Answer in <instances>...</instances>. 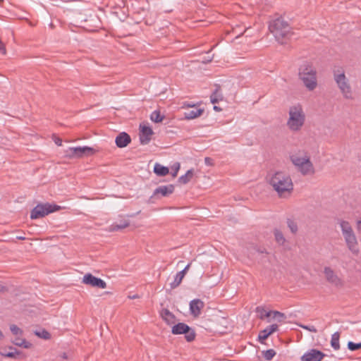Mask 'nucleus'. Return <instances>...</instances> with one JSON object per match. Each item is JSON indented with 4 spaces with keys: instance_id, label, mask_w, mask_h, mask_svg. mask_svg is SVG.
Returning a JSON list of instances; mask_svg holds the SVG:
<instances>
[{
    "instance_id": "3",
    "label": "nucleus",
    "mask_w": 361,
    "mask_h": 361,
    "mask_svg": "<svg viewBox=\"0 0 361 361\" xmlns=\"http://www.w3.org/2000/svg\"><path fill=\"white\" fill-rule=\"evenodd\" d=\"M305 114L301 104L292 105L288 109L286 126L291 132H298L305 125Z\"/></svg>"
},
{
    "instance_id": "25",
    "label": "nucleus",
    "mask_w": 361,
    "mask_h": 361,
    "mask_svg": "<svg viewBox=\"0 0 361 361\" xmlns=\"http://www.w3.org/2000/svg\"><path fill=\"white\" fill-rule=\"evenodd\" d=\"M339 224H340V227L342 231L343 238L350 233H354L351 226L350 225V224L348 221H341Z\"/></svg>"
},
{
    "instance_id": "35",
    "label": "nucleus",
    "mask_w": 361,
    "mask_h": 361,
    "mask_svg": "<svg viewBox=\"0 0 361 361\" xmlns=\"http://www.w3.org/2000/svg\"><path fill=\"white\" fill-rule=\"evenodd\" d=\"M348 348L350 350L354 351L361 348V343H355L352 341L348 343Z\"/></svg>"
},
{
    "instance_id": "11",
    "label": "nucleus",
    "mask_w": 361,
    "mask_h": 361,
    "mask_svg": "<svg viewBox=\"0 0 361 361\" xmlns=\"http://www.w3.org/2000/svg\"><path fill=\"white\" fill-rule=\"evenodd\" d=\"M82 283L94 288L104 289L106 288V283L91 274H86L82 279Z\"/></svg>"
},
{
    "instance_id": "45",
    "label": "nucleus",
    "mask_w": 361,
    "mask_h": 361,
    "mask_svg": "<svg viewBox=\"0 0 361 361\" xmlns=\"http://www.w3.org/2000/svg\"><path fill=\"white\" fill-rule=\"evenodd\" d=\"M214 110H216V111H219V109L217 106H216L214 107Z\"/></svg>"
},
{
    "instance_id": "13",
    "label": "nucleus",
    "mask_w": 361,
    "mask_h": 361,
    "mask_svg": "<svg viewBox=\"0 0 361 361\" xmlns=\"http://www.w3.org/2000/svg\"><path fill=\"white\" fill-rule=\"evenodd\" d=\"M325 279L333 286L341 287L343 286V281L332 269L326 267L324 270Z\"/></svg>"
},
{
    "instance_id": "17",
    "label": "nucleus",
    "mask_w": 361,
    "mask_h": 361,
    "mask_svg": "<svg viewBox=\"0 0 361 361\" xmlns=\"http://www.w3.org/2000/svg\"><path fill=\"white\" fill-rule=\"evenodd\" d=\"M278 324H274L259 333L258 338L261 343H263L271 334L278 330Z\"/></svg>"
},
{
    "instance_id": "20",
    "label": "nucleus",
    "mask_w": 361,
    "mask_h": 361,
    "mask_svg": "<svg viewBox=\"0 0 361 361\" xmlns=\"http://www.w3.org/2000/svg\"><path fill=\"white\" fill-rule=\"evenodd\" d=\"M130 225L128 219H123L119 223L116 222L110 226L109 231L112 232L118 231L128 227Z\"/></svg>"
},
{
    "instance_id": "6",
    "label": "nucleus",
    "mask_w": 361,
    "mask_h": 361,
    "mask_svg": "<svg viewBox=\"0 0 361 361\" xmlns=\"http://www.w3.org/2000/svg\"><path fill=\"white\" fill-rule=\"evenodd\" d=\"M65 157L68 159H82L90 157L97 152V150L88 146L72 147L64 151Z\"/></svg>"
},
{
    "instance_id": "22",
    "label": "nucleus",
    "mask_w": 361,
    "mask_h": 361,
    "mask_svg": "<svg viewBox=\"0 0 361 361\" xmlns=\"http://www.w3.org/2000/svg\"><path fill=\"white\" fill-rule=\"evenodd\" d=\"M195 175L194 169L188 170L184 175L178 178V182L180 184L185 185L189 183Z\"/></svg>"
},
{
    "instance_id": "1",
    "label": "nucleus",
    "mask_w": 361,
    "mask_h": 361,
    "mask_svg": "<svg viewBox=\"0 0 361 361\" xmlns=\"http://www.w3.org/2000/svg\"><path fill=\"white\" fill-rule=\"evenodd\" d=\"M268 182L280 197H289L293 190V183L289 175L276 172L269 178Z\"/></svg>"
},
{
    "instance_id": "32",
    "label": "nucleus",
    "mask_w": 361,
    "mask_h": 361,
    "mask_svg": "<svg viewBox=\"0 0 361 361\" xmlns=\"http://www.w3.org/2000/svg\"><path fill=\"white\" fill-rule=\"evenodd\" d=\"M184 276H185L183 272L179 271L178 273H177L176 275V277H175V280L172 283V286L177 287L178 286H179V284L181 283L182 280L183 279Z\"/></svg>"
},
{
    "instance_id": "16",
    "label": "nucleus",
    "mask_w": 361,
    "mask_h": 361,
    "mask_svg": "<svg viewBox=\"0 0 361 361\" xmlns=\"http://www.w3.org/2000/svg\"><path fill=\"white\" fill-rule=\"evenodd\" d=\"M204 304L201 300H200V299L192 300L190 302V314L194 317H198L200 315L202 310L204 308Z\"/></svg>"
},
{
    "instance_id": "42",
    "label": "nucleus",
    "mask_w": 361,
    "mask_h": 361,
    "mask_svg": "<svg viewBox=\"0 0 361 361\" xmlns=\"http://www.w3.org/2000/svg\"><path fill=\"white\" fill-rule=\"evenodd\" d=\"M190 267V264H188L185 267V269L181 271L180 272H183L184 274V276L186 274L187 271H188L189 268Z\"/></svg>"
},
{
    "instance_id": "7",
    "label": "nucleus",
    "mask_w": 361,
    "mask_h": 361,
    "mask_svg": "<svg viewBox=\"0 0 361 361\" xmlns=\"http://www.w3.org/2000/svg\"><path fill=\"white\" fill-rule=\"evenodd\" d=\"M61 209V206L54 204H39L32 210L30 218L32 219L42 218L51 213L59 211Z\"/></svg>"
},
{
    "instance_id": "4",
    "label": "nucleus",
    "mask_w": 361,
    "mask_h": 361,
    "mask_svg": "<svg viewBox=\"0 0 361 361\" xmlns=\"http://www.w3.org/2000/svg\"><path fill=\"white\" fill-rule=\"evenodd\" d=\"M299 78L302 85L309 91L316 87V66L314 61L304 62L299 69Z\"/></svg>"
},
{
    "instance_id": "15",
    "label": "nucleus",
    "mask_w": 361,
    "mask_h": 361,
    "mask_svg": "<svg viewBox=\"0 0 361 361\" xmlns=\"http://www.w3.org/2000/svg\"><path fill=\"white\" fill-rule=\"evenodd\" d=\"M348 248L353 253H358L359 244L355 233H350L344 237Z\"/></svg>"
},
{
    "instance_id": "33",
    "label": "nucleus",
    "mask_w": 361,
    "mask_h": 361,
    "mask_svg": "<svg viewBox=\"0 0 361 361\" xmlns=\"http://www.w3.org/2000/svg\"><path fill=\"white\" fill-rule=\"evenodd\" d=\"M180 169V164L179 162H176L171 166V176L173 178H176L178 175V173Z\"/></svg>"
},
{
    "instance_id": "18",
    "label": "nucleus",
    "mask_w": 361,
    "mask_h": 361,
    "mask_svg": "<svg viewBox=\"0 0 361 361\" xmlns=\"http://www.w3.org/2000/svg\"><path fill=\"white\" fill-rule=\"evenodd\" d=\"M130 142V137L126 133H121L115 140L117 147L120 148L126 147Z\"/></svg>"
},
{
    "instance_id": "36",
    "label": "nucleus",
    "mask_w": 361,
    "mask_h": 361,
    "mask_svg": "<svg viewBox=\"0 0 361 361\" xmlns=\"http://www.w3.org/2000/svg\"><path fill=\"white\" fill-rule=\"evenodd\" d=\"M288 225L292 233H295L298 231V226L294 221H289Z\"/></svg>"
},
{
    "instance_id": "30",
    "label": "nucleus",
    "mask_w": 361,
    "mask_h": 361,
    "mask_svg": "<svg viewBox=\"0 0 361 361\" xmlns=\"http://www.w3.org/2000/svg\"><path fill=\"white\" fill-rule=\"evenodd\" d=\"M274 237H275V240L278 244L281 245L285 244L286 239H285L283 233L280 231L276 230L274 231Z\"/></svg>"
},
{
    "instance_id": "41",
    "label": "nucleus",
    "mask_w": 361,
    "mask_h": 361,
    "mask_svg": "<svg viewBox=\"0 0 361 361\" xmlns=\"http://www.w3.org/2000/svg\"><path fill=\"white\" fill-rule=\"evenodd\" d=\"M356 228L357 231L361 233V221H357Z\"/></svg>"
},
{
    "instance_id": "8",
    "label": "nucleus",
    "mask_w": 361,
    "mask_h": 361,
    "mask_svg": "<svg viewBox=\"0 0 361 361\" xmlns=\"http://www.w3.org/2000/svg\"><path fill=\"white\" fill-rule=\"evenodd\" d=\"M334 78L343 96L346 98L351 97V88L344 73L338 71L334 75Z\"/></svg>"
},
{
    "instance_id": "21",
    "label": "nucleus",
    "mask_w": 361,
    "mask_h": 361,
    "mask_svg": "<svg viewBox=\"0 0 361 361\" xmlns=\"http://www.w3.org/2000/svg\"><path fill=\"white\" fill-rule=\"evenodd\" d=\"M161 318L169 325L173 324L176 322V317L169 310L164 309L161 312Z\"/></svg>"
},
{
    "instance_id": "9",
    "label": "nucleus",
    "mask_w": 361,
    "mask_h": 361,
    "mask_svg": "<svg viewBox=\"0 0 361 361\" xmlns=\"http://www.w3.org/2000/svg\"><path fill=\"white\" fill-rule=\"evenodd\" d=\"M10 330L14 336L13 343L25 348H30L32 343L23 338V331L16 324L10 325Z\"/></svg>"
},
{
    "instance_id": "5",
    "label": "nucleus",
    "mask_w": 361,
    "mask_h": 361,
    "mask_svg": "<svg viewBox=\"0 0 361 361\" xmlns=\"http://www.w3.org/2000/svg\"><path fill=\"white\" fill-rule=\"evenodd\" d=\"M293 164L304 175L312 173L314 168L310 161V157L304 152H298L290 157Z\"/></svg>"
},
{
    "instance_id": "44",
    "label": "nucleus",
    "mask_w": 361,
    "mask_h": 361,
    "mask_svg": "<svg viewBox=\"0 0 361 361\" xmlns=\"http://www.w3.org/2000/svg\"><path fill=\"white\" fill-rule=\"evenodd\" d=\"M217 102V100L216 99H214L212 97V103H216Z\"/></svg>"
},
{
    "instance_id": "40",
    "label": "nucleus",
    "mask_w": 361,
    "mask_h": 361,
    "mask_svg": "<svg viewBox=\"0 0 361 361\" xmlns=\"http://www.w3.org/2000/svg\"><path fill=\"white\" fill-rule=\"evenodd\" d=\"M317 361H320L324 356V355L321 353L320 351H318L317 352Z\"/></svg>"
},
{
    "instance_id": "43",
    "label": "nucleus",
    "mask_w": 361,
    "mask_h": 361,
    "mask_svg": "<svg viewBox=\"0 0 361 361\" xmlns=\"http://www.w3.org/2000/svg\"><path fill=\"white\" fill-rule=\"evenodd\" d=\"M4 334L2 333V331L0 330V341L2 340L4 338Z\"/></svg>"
},
{
    "instance_id": "23",
    "label": "nucleus",
    "mask_w": 361,
    "mask_h": 361,
    "mask_svg": "<svg viewBox=\"0 0 361 361\" xmlns=\"http://www.w3.org/2000/svg\"><path fill=\"white\" fill-rule=\"evenodd\" d=\"M154 172L158 176H165L169 173L168 167L162 166L159 163H156L154 166Z\"/></svg>"
},
{
    "instance_id": "29",
    "label": "nucleus",
    "mask_w": 361,
    "mask_h": 361,
    "mask_svg": "<svg viewBox=\"0 0 361 361\" xmlns=\"http://www.w3.org/2000/svg\"><path fill=\"white\" fill-rule=\"evenodd\" d=\"M35 334L44 340H49L51 338V334L44 329L35 331Z\"/></svg>"
},
{
    "instance_id": "26",
    "label": "nucleus",
    "mask_w": 361,
    "mask_h": 361,
    "mask_svg": "<svg viewBox=\"0 0 361 361\" xmlns=\"http://www.w3.org/2000/svg\"><path fill=\"white\" fill-rule=\"evenodd\" d=\"M271 311V310H267L264 307H257L256 308V312L261 319H269V317H270Z\"/></svg>"
},
{
    "instance_id": "31",
    "label": "nucleus",
    "mask_w": 361,
    "mask_h": 361,
    "mask_svg": "<svg viewBox=\"0 0 361 361\" xmlns=\"http://www.w3.org/2000/svg\"><path fill=\"white\" fill-rule=\"evenodd\" d=\"M150 118L155 123H160L164 120V116L161 115L160 111H154L152 113Z\"/></svg>"
},
{
    "instance_id": "34",
    "label": "nucleus",
    "mask_w": 361,
    "mask_h": 361,
    "mask_svg": "<svg viewBox=\"0 0 361 361\" xmlns=\"http://www.w3.org/2000/svg\"><path fill=\"white\" fill-rule=\"evenodd\" d=\"M263 354H264V358L267 360H270L274 357V355H276V352L274 350L270 349V350H267L264 351L263 353Z\"/></svg>"
},
{
    "instance_id": "46",
    "label": "nucleus",
    "mask_w": 361,
    "mask_h": 361,
    "mask_svg": "<svg viewBox=\"0 0 361 361\" xmlns=\"http://www.w3.org/2000/svg\"><path fill=\"white\" fill-rule=\"evenodd\" d=\"M19 239H24V238H23V237H22V236H20V237H19Z\"/></svg>"
},
{
    "instance_id": "24",
    "label": "nucleus",
    "mask_w": 361,
    "mask_h": 361,
    "mask_svg": "<svg viewBox=\"0 0 361 361\" xmlns=\"http://www.w3.org/2000/svg\"><path fill=\"white\" fill-rule=\"evenodd\" d=\"M286 319V316L283 313L279 311H271L270 317L268 319V322H270L272 320H275L279 323L282 322Z\"/></svg>"
},
{
    "instance_id": "39",
    "label": "nucleus",
    "mask_w": 361,
    "mask_h": 361,
    "mask_svg": "<svg viewBox=\"0 0 361 361\" xmlns=\"http://www.w3.org/2000/svg\"><path fill=\"white\" fill-rule=\"evenodd\" d=\"M54 142L56 143V145H57L58 146H61L62 145V140L59 137H56L54 139Z\"/></svg>"
},
{
    "instance_id": "2",
    "label": "nucleus",
    "mask_w": 361,
    "mask_h": 361,
    "mask_svg": "<svg viewBox=\"0 0 361 361\" xmlns=\"http://www.w3.org/2000/svg\"><path fill=\"white\" fill-rule=\"evenodd\" d=\"M269 30L280 44H286L293 35L292 27L281 17L271 20L269 25Z\"/></svg>"
},
{
    "instance_id": "37",
    "label": "nucleus",
    "mask_w": 361,
    "mask_h": 361,
    "mask_svg": "<svg viewBox=\"0 0 361 361\" xmlns=\"http://www.w3.org/2000/svg\"><path fill=\"white\" fill-rule=\"evenodd\" d=\"M204 163L207 166H213L214 165V161L212 158L210 157H205L204 158Z\"/></svg>"
},
{
    "instance_id": "27",
    "label": "nucleus",
    "mask_w": 361,
    "mask_h": 361,
    "mask_svg": "<svg viewBox=\"0 0 361 361\" xmlns=\"http://www.w3.org/2000/svg\"><path fill=\"white\" fill-rule=\"evenodd\" d=\"M302 361H316V350L312 349L301 357Z\"/></svg>"
},
{
    "instance_id": "12",
    "label": "nucleus",
    "mask_w": 361,
    "mask_h": 361,
    "mask_svg": "<svg viewBox=\"0 0 361 361\" xmlns=\"http://www.w3.org/2000/svg\"><path fill=\"white\" fill-rule=\"evenodd\" d=\"M183 109H185L184 117L185 119L191 120L200 117L204 112V109L198 106L190 104H184Z\"/></svg>"
},
{
    "instance_id": "28",
    "label": "nucleus",
    "mask_w": 361,
    "mask_h": 361,
    "mask_svg": "<svg viewBox=\"0 0 361 361\" xmlns=\"http://www.w3.org/2000/svg\"><path fill=\"white\" fill-rule=\"evenodd\" d=\"M339 338L340 334L338 332L334 333L331 336V345L336 350L340 348Z\"/></svg>"
},
{
    "instance_id": "14",
    "label": "nucleus",
    "mask_w": 361,
    "mask_h": 361,
    "mask_svg": "<svg viewBox=\"0 0 361 361\" xmlns=\"http://www.w3.org/2000/svg\"><path fill=\"white\" fill-rule=\"evenodd\" d=\"M153 135L152 129L147 123H141L140 125V140L142 145L147 144Z\"/></svg>"
},
{
    "instance_id": "10",
    "label": "nucleus",
    "mask_w": 361,
    "mask_h": 361,
    "mask_svg": "<svg viewBox=\"0 0 361 361\" xmlns=\"http://www.w3.org/2000/svg\"><path fill=\"white\" fill-rule=\"evenodd\" d=\"M171 332L173 334H185V338L188 341H192L195 339V331L187 324L184 323H178L172 327Z\"/></svg>"
},
{
    "instance_id": "19",
    "label": "nucleus",
    "mask_w": 361,
    "mask_h": 361,
    "mask_svg": "<svg viewBox=\"0 0 361 361\" xmlns=\"http://www.w3.org/2000/svg\"><path fill=\"white\" fill-rule=\"evenodd\" d=\"M174 191V186L173 185H162L158 187L154 192V195H161V196H168L172 194Z\"/></svg>"
},
{
    "instance_id": "38",
    "label": "nucleus",
    "mask_w": 361,
    "mask_h": 361,
    "mask_svg": "<svg viewBox=\"0 0 361 361\" xmlns=\"http://www.w3.org/2000/svg\"><path fill=\"white\" fill-rule=\"evenodd\" d=\"M0 353L2 356L6 357H15V356H16V353L14 352H8L6 353Z\"/></svg>"
}]
</instances>
